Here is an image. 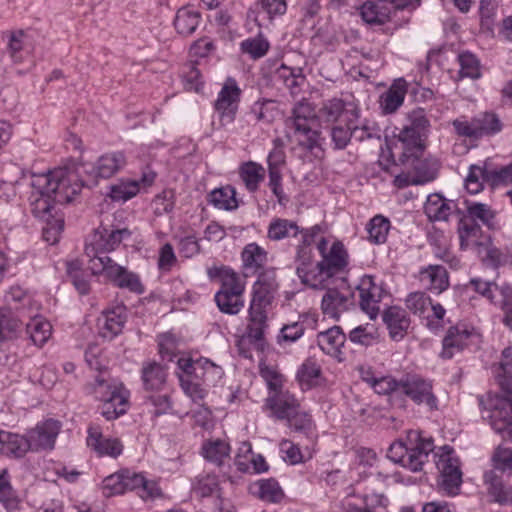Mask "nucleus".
<instances>
[{"instance_id":"2","label":"nucleus","mask_w":512,"mask_h":512,"mask_svg":"<svg viewBox=\"0 0 512 512\" xmlns=\"http://www.w3.org/2000/svg\"><path fill=\"white\" fill-rule=\"evenodd\" d=\"M359 106L353 100L333 98L323 103L318 114L307 100L297 102L286 119L287 137L299 149L315 156L323 154L324 138L317 129L318 118L325 122H336L340 117L351 123L358 116Z\"/></svg>"},{"instance_id":"12","label":"nucleus","mask_w":512,"mask_h":512,"mask_svg":"<svg viewBox=\"0 0 512 512\" xmlns=\"http://www.w3.org/2000/svg\"><path fill=\"white\" fill-rule=\"evenodd\" d=\"M440 472L439 485L449 495H456L462 483V472L459 461L453 456V450L449 446L441 448V454L436 462Z\"/></svg>"},{"instance_id":"9","label":"nucleus","mask_w":512,"mask_h":512,"mask_svg":"<svg viewBox=\"0 0 512 512\" xmlns=\"http://www.w3.org/2000/svg\"><path fill=\"white\" fill-rule=\"evenodd\" d=\"M131 232L124 229L110 230L99 227L86 244L85 253L89 257V269L92 271L94 260L109 257L108 252L113 251L123 239L128 238Z\"/></svg>"},{"instance_id":"54","label":"nucleus","mask_w":512,"mask_h":512,"mask_svg":"<svg viewBox=\"0 0 512 512\" xmlns=\"http://www.w3.org/2000/svg\"><path fill=\"white\" fill-rule=\"evenodd\" d=\"M460 65L459 74L461 77L478 79L480 73V63L476 56L468 51L462 52L458 56Z\"/></svg>"},{"instance_id":"33","label":"nucleus","mask_w":512,"mask_h":512,"mask_svg":"<svg viewBox=\"0 0 512 512\" xmlns=\"http://www.w3.org/2000/svg\"><path fill=\"white\" fill-rule=\"evenodd\" d=\"M296 273L301 282L307 286L317 281L315 279L313 263V248H295Z\"/></svg>"},{"instance_id":"37","label":"nucleus","mask_w":512,"mask_h":512,"mask_svg":"<svg viewBox=\"0 0 512 512\" xmlns=\"http://www.w3.org/2000/svg\"><path fill=\"white\" fill-rule=\"evenodd\" d=\"M201 21L198 11L188 7L180 8L174 19V27L178 34L189 36L195 32Z\"/></svg>"},{"instance_id":"63","label":"nucleus","mask_w":512,"mask_h":512,"mask_svg":"<svg viewBox=\"0 0 512 512\" xmlns=\"http://www.w3.org/2000/svg\"><path fill=\"white\" fill-rule=\"evenodd\" d=\"M26 35L23 30H16L9 33L7 51L14 62H21L20 52L24 47Z\"/></svg>"},{"instance_id":"29","label":"nucleus","mask_w":512,"mask_h":512,"mask_svg":"<svg viewBox=\"0 0 512 512\" xmlns=\"http://www.w3.org/2000/svg\"><path fill=\"white\" fill-rule=\"evenodd\" d=\"M353 305L351 298L336 289H328L322 298L321 308L325 315L338 319L342 312H345Z\"/></svg>"},{"instance_id":"30","label":"nucleus","mask_w":512,"mask_h":512,"mask_svg":"<svg viewBox=\"0 0 512 512\" xmlns=\"http://www.w3.org/2000/svg\"><path fill=\"white\" fill-rule=\"evenodd\" d=\"M484 482L488 486V495L500 505H512V487L505 485L499 474L495 471H487L484 474Z\"/></svg>"},{"instance_id":"4","label":"nucleus","mask_w":512,"mask_h":512,"mask_svg":"<svg viewBox=\"0 0 512 512\" xmlns=\"http://www.w3.org/2000/svg\"><path fill=\"white\" fill-rule=\"evenodd\" d=\"M328 240L325 237H320L317 241V250L321 255V260L314 266V275L317 280L311 283L312 288L322 289L326 288L329 280L346 271L349 264V254L344 244L335 240L330 248L327 247Z\"/></svg>"},{"instance_id":"27","label":"nucleus","mask_w":512,"mask_h":512,"mask_svg":"<svg viewBox=\"0 0 512 512\" xmlns=\"http://www.w3.org/2000/svg\"><path fill=\"white\" fill-rule=\"evenodd\" d=\"M419 275L421 283L431 292L440 294L449 287L448 272L441 265H429Z\"/></svg>"},{"instance_id":"26","label":"nucleus","mask_w":512,"mask_h":512,"mask_svg":"<svg viewBox=\"0 0 512 512\" xmlns=\"http://www.w3.org/2000/svg\"><path fill=\"white\" fill-rule=\"evenodd\" d=\"M248 312L247 337L252 342L261 343L268 328L267 308L250 304Z\"/></svg>"},{"instance_id":"48","label":"nucleus","mask_w":512,"mask_h":512,"mask_svg":"<svg viewBox=\"0 0 512 512\" xmlns=\"http://www.w3.org/2000/svg\"><path fill=\"white\" fill-rule=\"evenodd\" d=\"M390 229V221L382 215L374 216L367 225L369 241L382 244L386 241Z\"/></svg>"},{"instance_id":"42","label":"nucleus","mask_w":512,"mask_h":512,"mask_svg":"<svg viewBox=\"0 0 512 512\" xmlns=\"http://www.w3.org/2000/svg\"><path fill=\"white\" fill-rule=\"evenodd\" d=\"M236 191L232 186L216 188L209 194V202L218 209L234 210L238 207Z\"/></svg>"},{"instance_id":"49","label":"nucleus","mask_w":512,"mask_h":512,"mask_svg":"<svg viewBox=\"0 0 512 512\" xmlns=\"http://www.w3.org/2000/svg\"><path fill=\"white\" fill-rule=\"evenodd\" d=\"M267 260L266 251L256 243H250L242 251V261L247 269L257 270Z\"/></svg>"},{"instance_id":"52","label":"nucleus","mask_w":512,"mask_h":512,"mask_svg":"<svg viewBox=\"0 0 512 512\" xmlns=\"http://www.w3.org/2000/svg\"><path fill=\"white\" fill-rule=\"evenodd\" d=\"M305 332V326L301 321H295L284 325L276 337L277 343L282 346H288L299 340Z\"/></svg>"},{"instance_id":"21","label":"nucleus","mask_w":512,"mask_h":512,"mask_svg":"<svg viewBox=\"0 0 512 512\" xmlns=\"http://www.w3.org/2000/svg\"><path fill=\"white\" fill-rule=\"evenodd\" d=\"M265 406L271 410L274 417L279 420H286L299 408L300 404L289 391L278 390L270 392Z\"/></svg>"},{"instance_id":"7","label":"nucleus","mask_w":512,"mask_h":512,"mask_svg":"<svg viewBox=\"0 0 512 512\" xmlns=\"http://www.w3.org/2000/svg\"><path fill=\"white\" fill-rule=\"evenodd\" d=\"M483 405L482 415L488 419L495 432L504 439L512 440V399L489 394Z\"/></svg>"},{"instance_id":"13","label":"nucleus","mask_w":512,"mask_h":512,"mask_svg":"<svg viewBox=\"0 0 512 512\" xmlns=\"http://www.w3.org/2000/svg\"><path fill=\"white\" fill-rule=\"evenodd\" d=\"M61 422L55 419H46L30 429L26 435L31 451L39 452L52 450L57 436L61 430Z\"/></svg>"},{"instance_id":"34","label":"nucleus","mask_w":512,"mask_h":512,"mask_svg":"<svg viewBox=\"0 0 512 512\" xmlns=\"http://www.w3.org/2000/svg\"><path fill=\"white\" fill-rule=\"evenodd\" d=\"M300 228L295 221L285 218H274L268 225L267 238L271 241L298 238Z\"/></svg>"},{"instance_id":"19","label":"nucleus","mask_w":512,"mask_h":512,"mask_svg":"<svg viewBox=\"0 0 512 512\" xmlns=\"http://www.w3.org/2000/svg\"><path fill=\"white\" fill-rule=\"evenodd\" d=\"M278 289L274 269L263 271L253 286V297L250 304L267 308L271 305Z\"/></svg>"},{"instance_id":"18","label":"nucleus","mask_w":512,"mask_h":512,"mask_svg":"<svg viewBox=\"0 0 512 512\" xmlns=\"http://www.w3.org/2000/svg\"><path fill=\"white\" fill-rule=\"evenodd\" d=\"M423 152L401 151L399 161L405 169H410L419 185L428 183L435 179L436 170L430 163L422 159Z\"/></svg>"},{"instance_id":"43","label":"nucleus","mask_w":512,"mask_h":512,"mask_svg":"<svg viewBox=\"0 0 512 512\" xmlns=\"http://www.w3.org/2000/svg\"><path fill=\"white\" fill-rule=\"evenodd\" d=\"M239 174L246 188L254 192L264 179L265 169L260 164L249 161L241 165Z\"/></svg>"},{"instance_id":"5","label":"nucleus","mask_w":512,"mask_h":512,"mask_svg":"<svg viewBox=\"0 0 512 512\" xmlns=\"http://www.w3.org/2000/svg\"><path fill=\"white\" fill-rule=\"evenodd\" d=\"M210 278L217 277L221 283L220 290L215 294L219 310L225 314L236 315L244 307V283L236 272L227 267L208 270Z\"/></svg>"},{"instance_id":"58","label":"nucleus","mask_w":512,"mask_h":512,"mask_svg":"<svg viewBox=\"0 0 512 512\" xmlns=\"http://www.w3.org/2000/svg\"><path fill=\"white\" fill-rule=\"evenodd\" d=\"M321 369L316 362L308 359L306 360L297 372V379L302 387L310 388L314 385L319 378Z\"/></svg>"},{"instance_id":"11","label":"nucleus","mask_w":512,"mask_h":512,"mask_svg":"<svg viewBox=\"0 0 512 512\" xmlns=\"http://www.w3.org/2000/svg\"><path fill=\"white\" fill-rule=\"evenodd\" d=\"M417 405H424L429 411L438 409V399L433 393L431 381L416 374H407L400 379V392Z\"/></svg>"},{"instance_id":"56","label":"nucleus","mask_w":512,"mask_h":512,"mask_svg":"<svg viewBox=\"0 0 512 512\" xmlns=\"http://www.w3.org/2000/svg\"><path fill=\"white\" fill-rule=\"evenodd\" d=\"M493 469L496 474L512 475V449L498 447L493 454Z\"/></svg>"},{"instance_id":"51","label":"nucleus","mask_w":512,"mask_h":512,"mask_svg":"<svg viewBox=\"0 0 512 512\" xmlns=\"http://www.w3.org/2000/svg\"><path fill=\"white\" fill-rule=\"evenodd\" d=\"M269 47L270 44L268 40L262 35L245 39L240 43L242 53L249 55L252 59L264 57Z\"/></svg>"},{"instance_id":"10","label":"nucleus","mask_w":512,"mask_h":512,"mask_svg":"<svg viewBox=\"0 0 512 512\" xmlns=\"http://www.w3.org/2000/svg\"><path fill=\"white\" fill-rule=\"evenodd\" d=\"M126 164V157L123 152L115 151L100 156L97 162H81L76 170L65 168L69 172L77 175L78 183L85 185L84 180H80V174H85L93 183L98 178H109L122 169Z\"/></svg>"},{"instance_id":"1","label":"nucleus","mask_w":512,"mask_h":512,"mask_svg":"<svg viewBox=\"0 0 512 512\" xmlns=\"http://www.w3.org/2000/svg\"><path fill=\"white\" fill-rule=\"evenodd\" d=\"M30 185L31 211L35 217L46 221L43 238L53 245L58 242L64 227L63 219L52 214L55 204L71 202L83 184L78 183L75 173L56 168L47 173L32 174Z\"/></svg>"},{"instance_id":"16","label":"nucleus","mask_w":512,"mask_h":512,"mask_svg":"<svg viewBox=\"0 0 512 512\" xmlns=\"http://www.w3.org/2000/svg\"><path fill=\"white\" fill-rule=\"evenodd\" d=\"M475 335L473 327L464 323H458L449 327L443 340L440 356L443 359H451L468 347L471 338Z\"/></svg>"},{"instance_id":"64","label":"nucleus","mask_w":512,"mask_h":512,"mask_svg":"<svg viewBox=\"0 0 512 512\" xmlns=\"http://www.w3.org/2000/svg\"><path fill=\"white\" fill-rule=\"evenodd\" d=\"M504 312L503 323L512 331V288L509 286L501 287L498 304Z\"/></svg>"},{"instance_id":"50","label":"nucleus","mask_w":512,"mask_h":512,"mask_svg":"<svg viewBox=\"0 0 512 512\" xmlns=\"http://www.w3.org/2000/svg\"><path fill=\"white\" fill-rule=\"evenodd\" d=\"M490 171L478 165H471L465 179V187L471 194H477L483 190L484 183H489Z\"/></svg>"},{"instance_id":"14","label":"nucleus","mask_w":512,"mask_h":512,"mask_svg":"<svg viewBox=\"0 0 512 512\" xmlns=\"http://www.w3.org/2000/svg\"><path fill=\"white\" fill-rule=\"evenodd\" d=\"M357 290L361 309L370 319H375L380 310L379 303L386 294V291L375 281L374 277L370 275H364L360 279Z\"/></svg>"},{"instance_id":"45","label":"nucleus","mask_w":512,"mask_h":512,"mask_svg":"<svg viewBox=\"0 0 512 512\" xmlns=\"http://www.w3.org/2000/svg\"><path fill=\"white\" fill-rule=\"evenodd\" d=\"M26 331L35 345L42 346L50 338L52 326L45 319L35 317L26 324Z\"/></svg>"},{"instance_id":"55","label":"nucleus","mask_w":512,"mask_h":512,"mask_svg":"<svg viewBox=\"0 0 512 512\" xmlns=\"http://www.w3.org/2000/svg\"><path fill=\"white\" fill-rule=\"evenodd\" d=\"M406 308L415 315L425 316L429 305H432V301L425 292L416 291L411 292L405 299Z\"/></svg>"},{"instance_id":"24","label":"nucleus","mask_w":512,"mask_h":512,"mask_svg":"<svg viewBox=\"0 0 512 512\" xmlns=\"http://www.w3.org/2000/svg\"><path fill=\"white\" fill-rule=\"evenodd\" d=\"M126 322V308L118 305L103 312L99 319L100 332L103 337L112 339L121 333Z\"/></svg>"},{"instance_id":"25","label":"nucleus","mask_w":512,"mask_h":512,"mask_svg":"<svg viewBox=\"0 0 512 512\" xmlns=\"http://www.w3.org/2000/svg\"><path fill=\"white\" fill-rule=\"evenodd\" d=\"M89 389V392L99 401L114 400L117 403H122L128 399L127 390L122 385L110 383L103 374L95 378L94 383L90 385Z\"/></svg>"},{"instance_id":"44","label":"nucleus","mask_w":512,"mask_h":512,"mask_svg":"<svg viewBox=\"0 0 512 512\" xmlns=\"http://www.w3.org/2000/svg\"><path fill=\"white\" fill-rule=\"evenodd\" d=\"M476 118L479 138L484 136H493L500 133L503 129V122L494 112H485L479 114Z\"/></svg>"},{"instance_id":"36","label":"nucleus","mask_w":512,"mask_h":512,"mask_svg":"<svg viewBox=\"0 0 512 512\" xmlns=\"http://www.w3.org/2000/svg\"><path fill=\"white\" fill-rule=\"evenodd\" d=\"M466 211L468 220L476 223L479 221L489 229L497 227L496 212L487 204L480 202L466 201Z\"/></svg>"},{"instance_id":"60","label":"nucleus","mask_w":512,"mask_h":512,"mask_svg":"<svg viewBox=\"0 0 512 512\" xmlns=\"http://www.w3.org/2000/svg\"><path fill=\"white\" fill-rule=\"evenodd\" d=\"M470 286L473 287L476 292L490 300L493 304H498L501 288L494 282L485 281L480 278H473L470 280Z\"/></svg>"},{"instance_id":"6","label":"nucleus","mask_w":512,"mask_h":512,"mask_svg":"<svg viewBox=\"0 0 512 512\" xmlns=\"http://www.w3.org/2000/svg\"><path fill=\"white\" fill-rule=\"evenodd\" d=\"M430 120L423 108H416L408 112L405 122L397 136L401 151L423 152L425 142L430 134Z\"/></svg>"},{"instance_id":"28","label":"nucleus","mask_w":512,"mask_h":512,"mask_svg":"<svg viewBox=\"0 0 512 512\" xmlns=\"http://www.w3.org/2000/svg\"><path fill=\"white\" fill-rule=\"evenodd\" d=\"M392 9L387 0L368 1L360 8L362 19L370 25H383L390 19Z\"/></svg>"},{"instance_id":"35","label":"nucleus","mask_w":512,"mask_h":512,"mask_svg":"<svg viewBox=\"0 0 512 512\" xmlns=\"http://www.w3.org/2000/svg\"><path fill=\"white\" fill-rule=\"evenodd\" d=\"M250 491L259 499L279 503L284 498V492L275 479H261L250 486Z\"/></svg>"},{"instance_id":"62","label":"nucleus","mask_w":512,"mask_h":512,"mask_svg":"<svg viewBox=\"0 0 512 512\" xmlns=\"http://www.w3.org/2000/svg\"><path fill=\"white\" fill-rule=\"evenodd\" d=\"M139 192V183L137 181L121 182L111 186L110 197L114 201H126L131 199Z\"/></svg>"},{"instance_id":"31","label":"nucleus","mask_w":512,"mask_h":512,"mask_svg":"<svg viewBox=\"0 0 512 512\" xmlns=\"http://www.w3.org/2000/svg\"><path fill=\"white\" fill-rule=\"evenodd\" d=\"M455 207L452 201L446 200L442 195L434 193L427 197L424 212L431 221H446Z\"/></svg>"},{"instance_id":"22","label":"nucleus","mask_w":512,"mask_h":512,"mask_svg":"<svg viewBox=\"0 0 512 512\" xmlns=\"http://www.w3.org/2000/svg\"><path fill=\"white\" fill-rule=\"evenodd\" d=\"M31 451L27 435L0 429V454L13 459L23 458Z\"/></svg>"},{"instance_id":"3","label":"nucleus","mask_w":512,"mask_h":512,"mask_svg":"<svg viewBox=\"0 0 512 512\" xmlns=\"http://www.w3.org/2000/svg\"><path fill=\"white\" fill-rule=\"evenodd\" d=\"M434 450L431 438H424L420 431L411 430L405 440H398L390 445L387 457L412 472L422 469L430 452Z\"/></svg>"},{"instance_id":"8","label":"nucleus","mask_w":512,"mask_h":512,"mask_svg":"<svg viewBox=\"0 0 512 512\" xmlns=\"http://www.w3.org/2000/svg\"><path fill=\"white\" fill-rule=\"evenodd\" d=\"M92 274H104L109 281L121 289H127L137 294L144 292L140 277L126 267L117 264L110 257L94 260Z\"/></svg>"},{"instance_id":"17","label":"nucleus","mask_w":512,"mask_h":512,"mask_svg":"<svg viewBox=\"0 0 512 512\" xmlns=\"http://www.w3.org/2000/svg\"><path fill=\"white\" fill-rule=\"evenodd\" d=\"M240 94L241 90L236 81L232 78H228L215 102V109L219 113L221 122L224 125L234 121L238 110Z\"/></svg>"},{"instance_id":"38","label":"nucleus","mask_w":512,"mask_h":512,"mask_svg":"<svg viewBox=\"0 0 512 512\" xmlns=\"http://www.w3.org/2000/svg\"><path fill=\"white\" fill-rule=\"evenodd\" d=\"M346 125L350 127L351 136L359 142L366 139H380V127L374 121L368 119L360 120V111L358 116L351 123H346Z\"/></svg>"},{"instance_id":"23","label":"nucleus","mask_w":512,"mask_h":512,"mask_svg":"<svg viewBox=\"0 0 512 512\" xmlns=\"http://www.w3.org/2000/svg\"><path fill=\"white\" fill-rule=\"evenodd\" d=\"M382 318L393 340L399 341L404 338L410 327V318L404 309L389 307L384 311Z\"/></svg>"},{"instance_id":"57","label":"nucleus","mask_w":512,"mask_h":512,"mask_svg":"<svg viewBox=\"0 0 512 512\" xmlns=\"http://www.w3.org/2000/svg\"><path fill=\"white\" fill-rule=\"evenodd\" d=\"M180 382L184 392L192 398L193 401L202 400L205 397L206 390L201 380L196 379L191 374L183 373V375L180 376Z\"/></svg>"},{"instance_id":"41","label":"nucleus","mask_w":512,"mask_h":512,"mask_svg":"<svg viewBox=\"0 0 512 512\" xmlns=\"http://www.w3.org/2000/svg\"><path fill=\"white\" fill-rule=\"evenodd\" d=\"M142 380L147 391H160L166 382V372L158 363H147L142 368Z\"/></svg>"},{"instance_id":"46","label":"nucleus","mask_w":512,"mask_h":512,"mask_svg":"<svg viewBox=\"0 0 512 512\" xmlns=\"http://www.w3.org/2000/svg\"><path fill=\"white\" fill-rule=\"evenodd\" d=\"M125 492L127 490H135L142 488L143 492L149 497H155L159 494L158 489L151 483L147 482L144 476L140 473L130 471L128 469L122 470Z\"/></svg>"},{"instance_id":"20","label":"nucleus","mask_w":512,"mask_h":512,"mask_svg":"<svg viewBox=\"0 0 512 512\" xmlns=\"http://www.w3.org/2000/svg\"><path fill=\"white\" fill-rule=\"evenodd\" d=\"M87 445L100 456L116 458L123 451L122 443L116 438L104 437L97 425L88 428Z\"/></svg>"},{"instance_id":"39","label":"nucleus","mask_w":512,"mask_h":512,"mask_svg":"<svg viewBox=\"0 0 512 512\" xmlns=\"http://www.w3.org/2000/svg\"><path fill=\"white\" fill-rule=\"evenodd\" d=\"M202 454L207 461L221 466L230 459V446L221 439L209 440L203 444Z\"/></svg>"},{"instance_id":"32","label":"nucleus","mask_w":512,"mask_h":512,"mask_svg":"<svg viewBox=\"0 0 512 512\" xmlns=\"http://www.w3.org/2000/svg\"><path fill=\"white\" fill-rule=\"evenodd\" d=\"M346 341V335L339 326H333L317 334V344L320 349L331 356L341 353V348Z\"/></svg>"},{"instance_id":"15","label":"nucleus","mask_w":512,"mask_h":512,"mask_svg":"<svg viewBox=\"0 0 512 512\" xmlns=\"http://www.w3.org/2000/svg\"><path fill=\"white\" fill-rule=\"evenodd\" d=\"M177 363L183 373L191 374L206 385H215L223 376L222 368L209 359L179 358Z\"/></svg>"},{"instance_id":"47","label":"nucleus","mask_w":512,"mask_h":512,"mask_svg":"<svg viewBox=\"0 0 512 512\" xmlns=\"http://www.w3.org/2000/svg\"><path fill=\"white\" fill-rule=\"evenodd\" d=\"M458 233L461 248L467 249L471 246L478 245L481 228L478 223H473L464 217L459 223Z\"/></svg>"},{"instance_id":"61","label":"nucleus","mask_w":512,"mask_h":512,"mask_svg":"<svg viewBox=\"0 0 512 512\" xmlns=\"http://www.w3.org/2000/svg\"><path fill=\"white\" fill-rule=\"evenodd\" d=\"M349 339L353 343L369 346L376 341L377 333L372 325H360L350 331Z\"/></svg>"},{"instance_id":"59","label":"nucleus","mask_w":512,"mask_h":512,"mask_svg":"<svg viewBox=\"0 0 512 512\" xmlns=\"http://www.w3.org/2000/svg\"><path fill=\"white\" fill-rule=\"evenodd\" d=\"M0 502L6 508H13L17 504V494L10 483L7 469L0 470Z\"/></svg>"},{"instance_id":"53","label":"nucleus","mask_w":512,"mask_h":512,"mask_svg":"<svg viewBox=\"0 0 512 512\" xmlns=\"http://www.w3.org/2000/svg\"><path fill=\"white\" fill-rule=\"evenodd\" d=\"M286 421L295 432L303 433L308 437L313 433L314 423L311 416L307 412L300 411L299 408Z\"/></svg>"},{"instance_id":"40","label":"nucleus","mask_w":512,"mask_h":512,"mask_svg":"<svg viewBox=\"0 0 512 512\" xmlns=\"http://www.w3.org/2000/svg\"><path fill=\"white\" fill-rule=\"evenodd\" d=\"M406 95V81L397 80L391 88L381 96V107L386 114L395 112L403 103Z\"/></svg>"}]
</instances>
